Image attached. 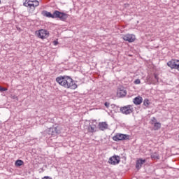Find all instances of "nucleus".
<instances>
[{
    "label": "nucleus",
    "instance_id": "obj_1",
    "mask_svg": "<svg viewBox=\"0 0 179 179\" xmlns=\"http://www.w3.org/2000/svg\"><path fill=\"white\" fill-rule=\"evenodd\" d=\"M56 82L62 87L65 89H70V90H75L78 89V84L68 76H60L56 78Z\"/></svg>",
    "mask_w": 179,
    "mask_h": 179
},
{
    "label": "nucleus",
    "instance_id": "obj_2",
    "mask_svg": "<svg viewBox=\"0 0 179 179\" xmlns=\"http://www.w3.org/2000/svg\"><path fill=\"white\" fill-rule=\"evenodd\" d=\"M26 8H30V9H36L37 6H40V1L38 0H25L23 3Z\"/></svg>",
    "mask_w": 179,
    "mask_h": 179
},
{
    "label": "nucleus",
    "instance_id": "obj_3",
    "mask_svg": "<svg viewBox=\"0 0 179 179\" xmlns=\"http://www.w3.org/2000/svg\"><path fill=\"white\" fill-rule=\"evenodd\" d=\"M35 35L41 40H45L50 36V33L45 29H39L35 31Z\"/></svg>",
    "mask_w": 179,
    "mask_h": 179
},
{
    "label": "nucleus",
    "instance_id": "obj_4",
    "mask_svg": "<svg viewBox=\"0 0 179 179\" xmlns=\"http://www.w3.org/2000/svg\"><path fill=\"white\" fill-rule=\"evenodd\" d=\"M168 66L171 69H177L179 71V60L178 59H171L167 63Z\"/></svg>",
    "mask_w": 179,
    "mask_h": 179
},
{
    "label": "nucleus",
    "instance_id": "obj_5",
    "mask_svg": "<svg viewBox=\"0 0 179 179\" xmlns=\"http://www.w3.org/2000/svg\"><path fill=\"white\" fill-rule=\"evenodd\" d=\"M120 162H121V157L118 155H114L109 158L108 163L112 166H115L117 164H120Z\"/></svg>",
    "mask_w": 179,
    "mask_h": 179
},
{
    "label": "nucleus",
    "instance_id": "obj_6",
    "mask_svg": "<svg viewBox=\"0 0 179 179\" xmlns=\"http://www.w3.org/2000/svg\"><path fill=\"white\" fill-rule=\"evenodd\" d=\"M120 111L121 113H122V114L128 115V114H131L134 112V108L131 105H127L126 106L120 108Z\"/></svg>",
    "mask_w": 179,
    "mask_h": 179
},
{
    "label": "nucleus",
    "instance_id": "obj_7",
    "mask_svg": "<svg viewBox=\"0 0 179 179\" xmlns=\"http://www.w3.org/2000/svg\"><path fill=\"white\" fill-rule=\"evenodd\" d=\"M127 139H129V136L123 134H117L113 137V140L115 141V142H118L119 141H125Z\"/></svg>",
    "mask_w": 179,
    "mask_h": 179
},
{
    "label": "nucleus",
    "instance_id": "obj_8",
    "mask_svg": "<svg viewBox=\"0 0 179 179\" xmlns=\"http://www.w3.org/2000/svg\"><path fill=\"white\" fill-rule=\"evenodd\" d=\"M122 38L124 40V41H128V43H134V41L136 40L135 35L130 34L123 35Z\"/></svg>",
    "mask_w": 179,
    "mask_h": 179
},
{
    "label": "nucleus",
    "instance_id": "obj_9",
    "mask_svg": "<svg viewBox=\"0 0 179 179\" xmlns=\"http://www.w3.org/2000/svg\"><path fill=\"white\" fill-rule=\"evenodd\" d=\"M55 17L60 19V20H66L67 17H69V15L65 13H61L58 10H55Z\"/></svg>",
    "mask_w": 179,
    "mask_h": 179
},
{
    "label": "nucleus",
    "instance_id": "obj_10",
    "mask_svg": "<svg viewBox=\"0 0 179 179\" xmlns=\"http://www.w3.org/2000/svg\"><path fill=\"white\" fill-rule=\"evenodd\" d=\"M145 162H146V160L145 159H137L136 162V169H137V170L141 169L143 164Z\"/></svg>",
    "mask_w": 179,
    "mask_h": 179
},
{
    "label": "nucleus",
    "instance_id": "obj_11",
    "mask_svg": "<svg viewBox=\"0 0 179 179\" xmlns=\"http://www.w3.org/2000/svg\"><path fill=\"white\" fill-rule=\"evenodd\" d=\"M117 97H125L127 96V90L124 89H118L117 93Z\"/></svg>",
    "mask_w": 179,
    "mask_h": 179
},
{
    "label": "nucleus",
    "instance_id": "obj_12",
    "mask_svg": "<svg viewBox=\"0 0 179 179\" xmlns=\"http://www.w3.org/2000/svg\"><path fill=\"white\" fill-rule=\"evenodd\" d=\"M143 101V99L141 96H138L133 99V103L136 104V106H139L142 104Z\"/></svg>",
    "mask_w": 179,
    "mask_h": 179
},
{
    "label": "nucleus",
    "instance_id": "obj_13",
    "mask_svg": "<svg viewBox=\"0 0 179 179\" xmlns=\"http://www.w3.org/2000/svg\"><path fill=\"white\" fill-rule=\"evenodd\" d=\"M99 127L101 131H106L108 128V124L106 122H102L99 123Z\"/></svg>",
    "mask_w": 179,
    "mask_h": 179
},
{
    "label": "nucleus",
    "instance_id": "obj_14",
    "mask_svg": "<svg viewBox=\"0 0 179 179\" xmlns=\"http://www.w3.org/2000/svg\"><path fill=\"white\" fill-rule=\"evenodd\" d=\"M42 15H43V16H45L46 17H52V19H55V13H53V14H52L51 13H50L48 11L43 10L42 12Z\"/></svg>",
    "mask_w": 179,
    "mask_h": 179
},
{
    "label": "nucleus",
    "instance_id": "obj_15",
    "mask_svg": "<svg viewBox=\"0 0 179 179\" xmlns=\"http://www.w3.org/2000/svg\"><path fill=\"white\" fill-rule=\"evenodd\" d=\"M23 164H24V162L21 159H18L15 162V166L16 167H20V166H23Z\"/></svg>",
    "mask_w": 179,
    "mask_h": 179
},
{
    "label": "nucleus",
    "instance_id": "obj_16",
    "mask_svg": "<svg viewBox=\"0 0 179 179\" xmlns=\"http://www.w3.org/2000/svg\"><path fill=\"white\" fill-rule=\"evenodd\" d=\"M160 128H162V124L160 122H156L154 124V129L155 131L160 129Z\"/></svg>",
    "mask_w": 179,
    "mask_h": 179
},
{
    "label": "nucleus",
    "instance_id": "obj_17",
    "mask_svg": "<svg viewBox=\"0 0 179 179\" xmlns=\"http://www.w3.org/2000/svg\"><path fill=\"white\" fill-rule=\"evenodd\" d=\"M150 105V101H149V99H145L143 101V106H145V107H146L147 108H149V106Z\"/></svg>",
    "mask_w": 179,
    "mask_h": 179
},
{
    "label": "nucleus",
    "instance_id": "obj_18",
    "mask_svg": "<svg viewBox=\"0 0 179 179\" xmlns=\"http://www.w3.org/2000/svg\"><path fill=\"white\" fill-rule=\"evenodd\" d=\"M88 131L92 133L96 132V125L89 126Z\"/></svg>",
    "mask_w": 179,
    "mask_h": 179
},
{
    "label": "nucleus",
    "instance_id": "obj_19",
    "mask_svg": "<svg viewBox=\"0 0 179 179\" xmlns=\"http://www.w3.org/2000/svg\"><path fill=\"white\" fill-rule=\"evenodd\" d=\"M53 131H55V134H61V128L59 127H54Z\"/></svg>",
    "mask_w": 179,
    "mask_h": 179
},
{
    "label": "nucleus",
    "instance_id": "obj_20",
    "mask_svg": "<svg viewBox=\"0 0 179 179\" xmlns=\"http://www.w3.org/2000/svg\"><path fill=\"white\" fill-rule=\"evenodd\" d=\"M49 132L50 135H55V130H54V127H51L49 129Z\"/></svg>",
    "mask_w": 179,
    "mask_h": 179
},
{
    "label": "nucleus",
    "instance_id": "obj_21",
    "mask_svg": "<svg viewBox=\"0 0 179 179\" xmlns=\"http://www.w3.org/2000/svg\"><path fill=\"white\" fill-rule=\"evenodd\" d=\"M152 159H159V155L157 153H154L151 155Z\"/></svg>",
    "mask_w": 179,
    "mask_h": 179
},
{
    "label": "nucleus",
    "instance_id": "obj_22",
    "mask_svg": "<svg viewBox=\"0 0 179 179\" xmlns=\"http://www.w3.org/2000/svg\"><path fill=\"white\" fill-rule=\"evenodd\" d=\"M134 85H141V80L140 79H136L134 81Z\"/></svg>",
    "mask_w": 179,
    "mask_h": 179
},
{
    "label": "nucleus",
    "instance_id": "obj_23",
    "mask_svg": "<svg viewBox=\"0 0 179 179\" xmlns=\"http://www.w3.org/2000/svg\"><path fill=\"white\" fill-rule=\"evenodd\" d=\"M8 90V88H5L0 86V92H6Z\"/></svg>",
    "mask_w": 179,
    "mask_h": 179
},
{
    "label": "nucleus",
    "instance_id": "obj_24",
    "mask_svg": "<svg viewBox=\"0 0 179 179\" xmlns=\"http://www.w3.org/2000/svg\"><path fill=\"white\" fill-rule=\"evenodd\" d=\"M104 106H105V107H106V108H108V107H110V103L105 102Z\"/></svg>",
    "mask_w": 179,
    "mask_h": 179
},
{
    "label": "nucleus",
    "instance_id": "obj_25",
    "mask_svg": "<svg viewBox=\"0 0 179 179\" xmlns=\"http://www.w3.org/2000/svg\"><path fill=\"white\" fill-rule=\"evenodd\" d=\"M154 76H155V78L156 79V80H157V82H159V75L155 74Z\"/></svg>",
    "mask_w": 179,
    "mask_h": 179
},
{
    "label": "nucleus",
    "instance_id": "obj_26",
    "mask_svg": "<svg viewBox=\"0 0 179 179\" xmlns=\"http://www.w3.org/2000/svg\"><path fill=\"white\" fill-rule=\"evenodd\" d=\"M53 44L54 45H58V41H54Z\"/></svg>",
    "mask_w": 179,
    "mask_h": 179
},
{
    "label": "nucleus",
    "instance_id": "obj_27",
    "mask_svg": "<svg viewBox=\"0 0 179 179\" xmlns=\"http://www.w3.org/2000/svg\"><path fill=\"white\" fill-rule=\"evenodd\" d=\"M0 3H1V0H0Z\"/></svg>",
    "mask_w": 179,
    "mask_h": 179
}]
</instances>
